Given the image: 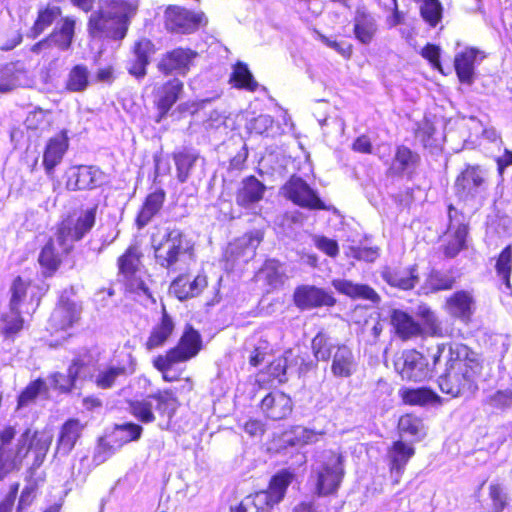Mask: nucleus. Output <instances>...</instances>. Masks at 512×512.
I'll return each instance as SVG.
<instances>
[{"instance_id": "nucleus-24", "label": "nucleus", "mask_w": 512, "mask_h": 512, "mask_svg": "<svg viewBox=\"0 0 512 512\" xmlns=\"http://www.w3.org/2000/svg\"><path fill=\"white\" fill-rule=\"evenodd\" d=\"M207 286V278L205 275H197L193 280L188 275H179L170 285V292L179 300L183 301L188 298L198 296Z\"/></svg>"}, {"instance_id": "nucleus-43", "label": "nucleus", "mask_w": 512, "mask_h": 512, "mask_svg": "<svg viewBox=\"0 0 512 512\" xmlns=\"http://www.w3.org/2000/svg\"><path fill=\"white\" fill-rule=\"evenodd\" d=\"M61 16L58 6H48L38 12V17L31 29V36L36 38Z\"/></svg>"}, {"instance_id": "nucleus-49", "label": "nucleus", "mask_w": 512, "mask_h": 512, "mask_svg": "<svg viewBox=\"0 0 512 512\" xmlns=\"http://www.w3.org/2000/svg\"><path fill=\"white\" fill-rule=\"evenodd\" d=\"M9 308V312L1 316V331L6 337H12L18 333L23 328L24 322L19 308Z\"/></svg>"}, {"instance_id": "nucleus-15", "label": "nucleus", "mask_w": 512, "mask_h": 512, "mask_svg": "<svg viewBox=\"0 0 512 512\" xmlns=\"http://www.w3.org/2000/svg\"><path fill=\"white\" fill-rule=\"evenodd\" d=\"M97 206L88 208L81 212L76 220L67 218L58 226L60 235L66 238V245L80 241L94 226L96 220Z\"/></svg>"}, {"instance_id": "nucleus-61", "label": "nucleus", "mask_w": 512, "mask_h": 512, "mask_svg": "<svg viewBox=\"0 0 512 512\" xmlns=\"http://www.w3.org/2000/svg\"><path fill=\"white\" fill-rule=\"evenodd\" d=\"M262 241V235L259 231L245 234L238 242V246L244 248L243 254L254 256L255 250Z\"/></svg>"}, {"instance_id": "nucleus-13", "label": "nucleus", "mask_w": 512, "mask_h": 512, "mask_svg": "<svg viewBox=\"0 0 512 512\" xmlns=\"http://www.w3.org/2000/svg\"><path fill=\"white\" fill-rule=\"evenodd\" d=\"M206 21L204 13H194L177 5H171L165 11V26L173 33H192Z\"/></svg>"}, {"instance_id": "nucleus-57", "label": "nucleus", "mask_w": 512, "mask_h": 512, "mask_svg": "<svg viewBox=\"0 0 512 512\" xmlns=\"http://www.w3.org/2000/svg\"><path fill=\"white\" fill-rule=\"evenodd\" d=\"M155 52L156 47L154 43L147 38H142L136 41L132 49V54L147 64L150 63V59L155 54Z\"/></svg>"}, {"instance_id": "nucleus-34", "label": "nucleus", "mask_w": 512, "mask_h": 512, "mask_svg": "<svg viewBox=\"0 0 512 512\" xmlns=\"http://www.w3.org/2000/svg\"><path fill=\"white\" fill-rule=\"evenodd\" d=\"M414 453V448L403 441L394 442L388 451L391 472L397 476L401 475Z\"/></svg>"}, {"instance_id": "nucleus-53", "label": "nucleus", "mask_w": 512, "mask_h": 512, "mask_svg": "<svg viewBox=\"0 0 512 512\" xmlns=\"http://www.w3.org/2000/svg\"><path fill=\"white\" fill-rule=\"evenodd\" d=\"M138 264L139 252L136 247H129L118 260L119 270L125 276L134 274Z\"/></svg>"}, {"instance_id": "nucleus-4", "label": "nucleus", "mask_w": 512, "mask_h": 512, "mask_svg": "<svg viewBox=\"0 0 512 512\" xmlns=\"http://www.w3.org/2000/svg\"><path fill=\"white\" fill-rule=\"evenodd\" d=\"M311 348L317 361L331 360L334 377L349 378L357 371L358 363L352 349L330 334L319 331L311 341Z\"/></svg>"}, {"instance_id": "nucleus-39", "label": "nucleus", "mask_w": 512, "mask_h": 512, "mask_svg": "<svg viewBox=\"0 0 512 512\" xmlns=\"http://www.w3.org/2000/svg\"><path fill=\"white\" fill-rule=\"evenodd\" d=\"M199 159V155L188 149L173 154V160L176 165L177 179L180 183H185L190 177L191 170Z\"/></svg>"}, {"instance_id": "nucleus-60", "label": "nucleus", "mask_w": 512, "mask_h": 512, "mask_svg": "<svg viewBox=\"0 0 512 512\" xmlns=\"http://www.w3.org/2000/svg\"><path fill=\"white\" fill-rule=\"evenodd\" d=\"M489 495L492 500V507L494 512H502L508 506L509 498L501 485H490Z\"/></svg>"}, {"instance_id": "nucleus-45", "label": "nucleus", "mask_w": 512, "mask_h": 512, "mask_svg": "<svg viewBox=\"0 0 512 512\" xmlns=\"http://www.w3.org/2000/svg\"><path fill=\"white\" fill-rule=\"evenodd\" d=\"M89 85V70L85 65L78 64L74 66L66 81V88L71 92H82Z\"/></svg>"}, {"instance_id": "nucleus-6", "label": "nucleus", "mask_w": 512, "mask_h": 512, "mask_svg": "<svg viewBox=\"0 0 512 512\" xmlns=\"http://www.w3.org/2000/svg\"><path fill=\"white\" fill-rule=\"evenodd\" d=\"M291 480V473L279 472L272 477L268 490L246 496L238 505L231 507L230 512H270L283 499Z\"/></svg>"}, {"instance_id": "nucleus-41", "label": "nucleus", "mask_w": 512, "mask_h": 512, "mask_svg": "<svg viewBox=\"0 0 512 512\" xmlns=\"http://www.w3.org/2000/svg\"><path fill=\"white\" fill-rule=\"evenodd\" d=\"M455 282L456 279L450 272L432 269L426 278L425 285L431 292H438L452 289Z\"/></svg>"}, {"instance_id": "nucleus-25", "label": "nucleus", "mask_w": 512, "mask_h": 512, "mask_svg": "<svg viewBox=\"0 0 512 512\" xmlns=\"http://www.w3.org/2000/svg\"><path fill=\"white\" fill-rule=\"evenodd\" d=\"M353 24L355 38L364 45L370 44L378 30L375 17L365 7H358Z\"/></svg>"}, {"instance_id": "nucleus-42", "label": "nucleus", "mask_w": 512, "mask_h": 512, "mask_svg": "<svg viewBox=\"0 0 512 512\" xmlns=\"http://www.w3.org/2000/svg\"><path fill=\"white\" fill-rule=\"evenodd\" d=\"M401 397L405 404L420 406L435 402L439 399L436 393L427 388L403 389L401 390Z\"/></svg>"}, {"instance_id": "nucleus-36", "label": "nucleus", "mask_w": 512, "mask_h": 512, "mask_svg": "<svg viewBox=\"0 0 512 512\" xmlns=\"http://www.w3.org/2000/svg\"><path fill=\"white\" fill-rule=\"evenodd\" d=\"M75 33V20L66 17L63 19L61 26L56 27L47 37L50 45L58 47L62 51H66L71 47Z\"/></svg>"}, {"instance_id": "nucleus-50", "label": "nucleus", "mask_w": 512, "mask_h": 512, "mask_svg": "<svg viewBox=\"0 0 512 512\" xmlns=\"http://www.w3.org/2000/svg\"><path fill=\"white\" fill-rule=\"evenodd\" d=\"M442 4L439 0H422L420 13L425 22L435 27L442 18Z\"/></svg>"}, {"instance_id": "nucleus-33", "label": "nucleus", "mask_w": 512, "mask_h": 512, "mask_svg": "<svg viewBox=\"0 0 512 512\" xmlns=\"http://www.w3.org/2000/svg\"><path fill=\"white\" fill-rule=\"evenodd\" d=\"M165 200V192L160 189L153 193H150L138 213L136 223L138 228L145 227L153 217L160 211Z\"/></svg>"}, {"instance_id": "nucleus-5", "label": "nucleus", "mask_w": 512, "mask_h": 512, "mask_svg": "<svg viewBox=\"0 0 512 512\" xmlns=\"http://www.w3.org/2000/svg\"><path fill=\"white\" fill-rule=\"evenodd\" d=\"M16 434L13 426H6L0 430V481L10 473L20 470L22 460L29 452L27 442L30 438V428L14 442Z\"/></svg>"}, {"instance_id": "nucleus-9", "label": "nucleus", "mask_w": 512, "mask_h": 512, "mask_svg": "<svg viewBox=\"0 0 512 512\" xmlns=\"http://www.w3.org/2000/svg\"><path fill=\"white\" fill-rule=\"evenodd\" d=\"M177 408V399L173 392L165 390L156 394L148 395L142 400L130 404L132 415L139 421L147 424L155 420L153 410L160 415L172 418Z\"/></svg>"}, {"instance_id": "nucleus-10", "label": "nucleus", "mask_w": 512, "mask_h": 512, "mask_svg": "<svg viewBox=\"0 0 512 512\" xmlns=\"http://www.w3.org/2000/svg\"><path fill=\"white\" fill-rule=\"evenodd\" d=\"M282 195L293 204L308 210H329V207L319 197L304 179L293 175L281 188Z\"/></svg>"}, {"instance_id": "nucleus-29", "label": "nucleus", "mask_w": 512, "mask_h": 512, "mask_svg": "<svg viewBox=\"0 0 512 512\" xmlns=\"http://www.w3.org/2000/svg\"><path fill=\"white\" fill-rule=\"evenodd\" d=\"M83 425L77 419L67 420L61 427L56 446V454L68 455L80 438Z\"/></svg>"}, {"instance_id": "nucleus-54", "label": "nucleus", "mask_w": 512, "mask_h": 512, "mask_svg": "<svg viewBox=\"0 0 512 512\" xmlns=\"http://www.w3.org/2000/svg\"><path fill=\"white\" fill-rule=\"evenodd\" d=\"M291 354V351H286L284 356L275 359L269 365L270 376L277 379L279 383H285L287 381V368Z\"/></svg>"}, {"instance_id": "nucleus-18", "label": "nucleus", "mask_w": 512, "mask_h": 512, "mask_svg": "<svg viewBox=\"0 0 512 512\" xmlns=\"http://www.w3.org/2000/svg\"><path fill=\"white\" fill-rule=\"evenodd\" d=\"M381 278L390 286L400 290H411L419 281L417 265L406 268L385 266L380 271Z\"/></svg>"}, {"instance_id": "nucleus-48", "label": "nucleus", "mask_w": 512, "mask_h": 512, "mask_svg": "<svg viewBox=\"0 0 512 512\" xmlns=\"http://www.w3.org/2000/svg\"><path fill=\"white\" fill-rule=\"evenodd\" d=\"M142 431V426L132 422H125L115 425L112 437L120 440L121 443L118 446H121L123 443L138 440L141 437Z\"/></svg>"}, {"instance_id": "nucleus-37", "label": "nucleus", "mask_w": 512, "mask_h": 512, "mask_svg": "<svg viewBox=\"0 0 512 512\" xmlns=\"http://www.w3.org/2000/svg\"><path fill=\"white\" fill-rule=\"evenodd\" d=\"M323 432L296 426L290 432L283 435V443L290 447H300L307 444L316 443L323 436Z\"/></svg>"}, {"instance_id": "nucleus-11", "label": "nucleus", "mask_w": 512, "mask_h": 512, "mask_svg": "<svg viewBox=\"0 0 512 512\" xmlns=\"http://www.w3.org/2000/svg\"><path fill=\"white\" fill-rule=\"evenodd\" d=\"M394 366L403 380L421 382L432 374L426 357L414 349L404 350L395 360Z\"/></svg>"}, {"instance_id": "nucleus-47", "label": "nucleus", "mask_w": 512, "mask_h": 512, "mask_svg": "<svg viewBox=\"0 0 512 512\" xmlns=\"http://www.w3.org/2000/svg\"><path fill=\"white\" fill-rule=\"evenodd\" d=\"M417 161L418 155L416 153H413L409 148L405 146H400L397 148L391 169L395 173L401 174L404 171L415 167Z\"/></svg>"}, {"instance_id": "nucleus-64", "label": "nucleus", "mask_w": 512, "mask_h": 512, "mask_svg": "<svg viewBox=\"0 0 512 512\" xmlns=\"http://www.w3.org/2000/svg\"><path fill=\"white\" fill-rule=\"evenodd\" d=\"M315 246L329 257H336L339 253V246L336 240L325 236H314Z\"/></svg>"}, {"instance_id": "nucleus-56", "label": "nucleus", "mask_w": 512, "mask_h": 512, "mask_svg": "<svg viewBox=\"0 0 512 512\" xmlns=\"http://www.w3.org/2000/svg\"><path fill=\"white\" fill-rule=\"evenodd\" d=\"M19 85V77L13 64L6 65L0 75V93H7Z\"/></svg>"}, {"instance_id": "nucleus-20", "label": "nucleus", "mask_w": 512, "mask_h": 512, "mask_svg": "<svg viewBox=\"0 0 512 512\" xmlns=\"http://www.w3.org/2000/svg\"><path fill=\"white\" fill-rule=\"evenodd\" d=\"M265 191L266 186L255 176L245 177L238 186L235 202L243 208L251 209L263 199Z\"/></svg>"}, {"instance_id": "nucleus-1", "label": "nucleus", "mask_w": 512, "mask_h": 512, "mask_svg": "<svg viewBox=\"0 0 512 512\" xmlns=\"http://www.w3.org/2000/svg\"><path fill=\"white\" fill-rule=\"evenodd\" d=\"M433 365L441 358L446 361L445 372L439 377L440 390L451 397H471L478 390L477 381L483 370L481 356L462 343L437 344L432 352Z\"/></svg>"}, {"instance_id": "nucleus-7", "label": "nucleus", "mask_w": 512, "mask_h": 512, "mask_svg": "<svg viewBox=\"0 0 512 512\" xmlns=\"http://www.w3.org/2000/svg\"><path fill=\"white\" fill-rule=\"evenodd\" d=\"M315 492L318 496L335 494L344 477L343 457L333 451H325L312 469Z\"/></svg>"}, {"instance_id": "nucleus-62", "label": "nucleus", "mask_w": 512, "mask_h": 512, "mask_svg": "<svg viewBox=\"0 0 512 512\" xmlns=\"http://www.w3.org/2000/svg\"><path fill=\"white\" fill-rule=\"evenodd\" d=\"M126 289L137 295H143L147 298H152V294L146 282L140 277L136 276L135 273L126 276Z\"/></svg>"}, {"instance_id": "nucleus-63", "label": "nucleus", "mask_w": 512, "mask_h": 512, "mask_svg": "<svg viewBox=\"0 0 512 512\" xmlns=\"http://www.w3.org/2000/svg\"><path fill=\"white\" fill-rule=\"evenodd\" d=\"M486 403L497 409L508 408L512 405V392L500 390L488 396Z\"/></svg>"}, {"instance_id": "nucleus-58", "label": "nucleus", "mask_w": 512, "mask_h": 512, "mask_svg": "<svg viewBox=\"0 0 512 512\" xmlns=\"http://www.w3.org/2000/svg\"><path fill=\"white\" fill-rule=\"evenodd\" d=\"M155 52L156 47L154 43L147 38H142L136 41L132 49V54L147 64L150 63V59L155 54Z\"/></svg>"}, {"instance_id": "nucleus-55", "label": "nucleus", "mask_w": 512, "mask_h": 512, "mask_svg": "<svg viewBox=\"0 0 512 512\" xmlns=\"http://www.w3.org/2000/svg\"><path fill=\"white\" fill-rule=\"evenodd\" d=\"M29 285L20 277H16L11 286V299L9 307L19 308L27 296Z\"/></svg>"}, {"instance_id": "nucleus-51", "label": "nucleus", "mask_w": 512, "mask_h": 512, "mask_svg": "<svg viewBox=\"0 0 512 512\" xmlns=\"http://www.w3.org/2000/svg\"><path fill=\"white\" fill-rule=\"evenodd\" d=\"M174 354L175 352H167L166 355L164 356H158L153 362L154 367L160 372H162L164 380L168 382H173L178 379V374L175 371H173V366L174 364L180 363L181 361L177 360L174 357Z\"/></svg>"}, {"instance_id": "nucleus-31", "label": "nucleus", "mask_w": 512, "mask_h": 512, "mask_svg": "<svg viewBox=\"0 0 512 512\" xmlns=\"http://www.w3.org/2000/svg\"><path fill=\"white\" fill-rule=\"evenodd\" d=\"M390 322L395 333L403 340L410 339L421 333V326L408 313L393 309L390 313Z\"/></svg>"}, {"instance_id": "nucleus-38", "label": "nucleus", "mask_w": 512, "mask_h": 512, "mask_svg": "<svg viewBox=\"0 0 512 512\" xmlns=\"http://www.w3.org/2000/svg\"><path fill=\"white\" fill-rule=\"evenodd\" d=\"M53 436L49 432H32L30 430V438L27 442L29 450L32 449L35 453V459L33 463L34 468H38L44 461L46 454L52 443Z\"/></svg>"}, {"instance_id": "nucleus-17", "label": "nucleus", "mask_w": 512, "mask_h": 512, "mask_svg": "<svg viewBox=\"0 0 512 512\" xmlns=\"http://www.w3.org/2000/svg\"><path fill=\"white\" fill-rule=\"evenodd\" d=\"M294 303L302 309H312L322 306H334L336 299L333 295L313 285H302L296 288L294 292Z\"/></svg>"}, {"instance_id": "nucleus-30", "label": "nucleus", "mask_w": 512, "mask_h": 512, "mask_svg": "<svg viewBox=\"0 0 512 512\" xmlns=\"http://www.w3.org/2000/svg\"><path fill=\"white\" fill-rule=\"evenodd\" d=\"M182 90L183 82L178 78H173L163 85L157 102L158 116L156 122L159 123L166 117L169 110L179 99Z\"/></svg>"}, {"instance_id": "nucleus-44", "label": "nucleus", "mask_w": 512, "mask_h": 512, "mask_svg": "<svg viewBox=\"0 0 512 512\" xmlns=\"http://www.w3.org/2000/svg\"><path fill=\"white\" fill-rule=\"evenodd\" d=\"M496 272L498 277L502 280L505 288L512 292V286L510 283V275L512 268V246H506L499 254L496 260Z\"/></svg>"}, {"instance_id": "nucleus-28", "label": "nucleus", "mask_w": 512, "mask_h": 512, "mask_svg": "<svg viewBox=\"0 0 512 512\" xmlns=\"http://www.w3.org/2000/svg\"><path fill=\"white\" fill-rule=\"evenodd\" d=\"M128 371L124 365H100L93 374L91 381L99 389H112L122 378H126Z\"/></svg>"}, {"instance_id": "nucleus-59", "label": "nucleus", "mask_w": 512, "mask_h": 512, "mask_svg": "<svg viewBox=\"0 0 512 512\" xmlns=\"http://www.w3.org/2000/svg\"><path fill=\"white\" fill-rule=\"evenodd\" d=\"M44 386V382L36 380L28 385L18 397L17 408L21 409L33 403Z\"/></svg>"}, {"instance_id": "nucleus-26", "label": "nucleus", "mask_w": 512, "mask_h": 512, "mask_svg": "<svg viewBox=\"0 0 512 512\" xmlns=\"http://www.w3.org/2000/svg\"><path fill=\"white\" fill-rule=\"evenodd\" d=\"M79 315L80 309L75 302L61 299L53 310L49 323L55 330H66L79 319Z\"/></svg>"}, {"instance_id": "nucleus-40", "label": "nucleus", "mask_w": 512, "mask_h": 512, "mask_svg": "<svg viewBox=\"0 0 512 512\" xmlns=\"http://www.w3.org/2000/svg\"><path fill=\"white\" fill-rule=\"evenodd\" d=\"M468 235L467 226L464 223H458L457 228L448 242L443 246V253L447 258L456 257L460 251L466 247V237Z\"/></svg>"}, {"instance_id": "nucleus-14", "label": "nucleus", "mask_w": 512, "mask_h": 512, "mask_svg": "<svg viewBox=\"0 0 512 512\" xmlns=\"http://www.w3.org/2000/svg\"><path fill=\"white\" fill-rule=\"evenodd\" d=\"M66 176V187L71 191L92 190L106 182V175L96 166H74L67 171Z\"/></svg>"}, {"instance_id": "nucleus-23", "label": "nucleus", "mask_w": 512, "mask_h": 512, "mask_svg": "<svg viewBox=\"0 0 512 512\" xmlns=\"http://www.w3.org/2000/svg\"><path fill=\"white\" fill-rule=\"evenodd\" d=\"M332 286L339 293L354 300H367L372 304H378L381 301L379 294L367 284L354 283L347 279H334Z\"/></svg>"}, {"instance_id": "nucleus-22", "label": "nucleus", "mask_w": 512, "mask_h": 512, "mask_svg": "<svg viewBox=\"0 0 512 512\" xmlns=\"http://www.w3.org/2000/svg\"><path fill=\"white\" fill-rule=\"evenodd\" d=\"M68 146V136L65 130L48 141L43 154V166L48 175H51L55 167L60 164Z\"/></svg>"}, {"instance_id": "nucleus-21", "label": "nucleus", "mask_w": 512, "mask_h": 512, "mask_svg": "<svg viewBox=\"0 0 512 512\" xmlns=\"http://www.w3.org/2000/svg\"><path fill=\"white\" fill-rule=\"evenodd\" d=\"M261 409L268 418L281 420L292 412V400L283 392L273 391L262 399Z\"/></svg>"}, {"instance_id": "nucleus-32", "label": "nucleus", "mask_w": 512, "mask_h": 512, "mask_svg": "<svg viewBox=\"0 0 512 512\" xmlns=\"http://www.w3.org/2000/svg\"><path fill=\"white\" fill-rule=\"evenodd\" d=\"M478 54L479 50L467 48L455 56V71L461 83L471 85L474 82L475 62Z\"/></svg>"}, {"instance_id": "nucleus-16", "label": "nucleus", "mask_w": 512, "mask_h": 512, "mask_svg": "<svg viewBox=\"0 0 512 512\" xmlns=\"http://www.w3.org/2000/svg\"><path fill=\"white\" fill-rule=\"evenodd\" d=\"M197 56V52L189 48H176L162 55L157 68L166 75L176 73L185 76Z\"/></svg>"}, {"instance_id": "nucleus-12", "label": "nucleus", "mask_w": 512, "mask_h": 512, "mask_svg": "<svg viewBox=\"0 0 512 512\" xmlns=\"http://www.w3.org/2000/svg\"><path fill=\"white\" fill-rule=\"evenodd\" d=\"M66 242V238L60 235V231L57 229L55 235L50 237L42 247L38 262L45 277H51L59 269L63 257L73 249L72 244L66 245Z\"/></svg>"}, {"instance_id": "nucleus-35", "label": "nucleus", "mask_w": 512, "mask_h": 512, "mask_svg": "<svg viewBox=\"0 0 512 512\" xmlns=\"http://www.w3.org/2000/svg\"><path fill=\"white\" fill-rule=\"evenodd\" d=\"M174 330V322L172 318L168 315L165 309H163V314L160 322L153 327L150 336L146 342V348L148 350H153L158 348L167 341Z\"/></svg>"}, {"instance_id": "nucleus-46", "label": "nucleus", "mask_w": 512, "mask_h": 512, "mask_svg": "<svg viewBox=\"0 0 512 512\" xmlns=\"http://www.w3.org/2000/svg\"><path fill=\"white\" fill-rule=\"evenodd\" d=\"M231 80L237 88H243L249 91H255L258 88V83L248 69V66L242 62H238L234 66Z\"/></svg>"}, {"instance_id": "nucleus-2", "label": "nucleus", "mask_w": 512, "mask_h": 512, "mask_svg": "<svg viewBox=\"0 0 512 512\" xmlns=\"http://www.w3.org/2000/svg\"><path fill=\"white\" fill-rule=\"evenodd\" d=\"M137 8L135 0H102L98 10L89 17V35L95 39L122 41Z\"/></svg>"}, {"instance_id": "nucleus-3", "label": "nucleus", "mask_w": 512, "mask_h": 512, "mask_svg": "<svg viewBox=\"0 0 512 512\" xmlns=\"http://www.w3.org/2000/svg\"><path fill=\"white\" fill-rule=\"evenodd\" d=\"M156 264L168 272L182 270L194 257V242L181 229L166 227L160 237H152Z\"/></svg>"}, {"instance_id": "nucleus-19", "label": "nucleus", "mask_w": 512, "mask_h": 512, "mask_svg": "<svg viewBox=\"0 0 512 512\" xmlns=\"http://www.w3.org/2000/svg\"><path fill=\"white\" fill-rule=\"evenodd\" d=\"M445 309L451 317L468 323L475 311V299L471 292L459 290L446 299Z\"/></svg>"}, {"instance_id": "nucleus-8", "label": "nucleus", "mask_w": 512, "mask_h": 512, "mask_svg": "<svg viewBox=\"0 0 512 512\" xmlns=\"http://www.w3.org/2000/svg\"><path fill=\"white\" fill-rule=\"evenodd\" d=\"M457 197L472 205H480L489 188L488 171L480 165L468 164L455 181Z\"/></svg>"}, {"instance_id": "nucleus-27", "label": "nucleus", "mask_w": 512, "mask_h": 512, "mask_svg": "<svg viewBox=\"0 0 512 512\" xmlns=\"http://www.w3.org/2000/svg\"><path fill=\"white\" fill-rule=\"evenodd\" d=\"M202 345L201 336L193 327L188 326L176 347L170 349L168 353H173L174 357L181 361H187L197 355Z\"/></svg>"}, {"instance_id": "nucleus-52", "label": "nucleus", "mask_w": 512, "mask_h": 512, "mask_svg": "<svg viewBox=\"0 0 512 512\" xmlns=\"http://www.w3.org/2000/svg\"><path fill=\"white\" fill-rule=\"evenodd\" d=\"M90 356L88 355H79L74 358L71 365L68 368V377L70 379L71 386L75 385L76 380L81 378H86L89 374V365Z\"/></svg>"}]
</instances>
